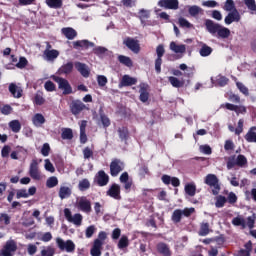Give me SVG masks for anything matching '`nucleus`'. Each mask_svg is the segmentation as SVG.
<instances>
[{
  "instance_id": "58836bf2",
  "label": "nucleus",
  "mask_w": 256,
  "mask_h": 256,
  "mask_svg": "<svg viewBox=\"0 0 256 256\" xmlns=\"http://www.w3.org/2000/svg\"><path fill=\"white\" fill-rule=\"evenodd\" d=\"M184 189L185 193L189 195V197H195V193H197V186L195 184H186Z\"/></svg>"
},
{
  "instance_id": "423d86ee",
  "label": "nucleus",
  "mask_w": 256,
  "mask_h": 256,
  "mask_svg": "<svg viewBox=\"0 0 256 256\" xmlns=\"http://www.w3.org/2000/svg\"><path fill=\"white\" fill-rule=\"evenodd\" d=\"M123 45L132 51V53H135V55H138V53L141 52V44H139V40L137 39L126 37L123 40Z\"/></svg>"
},
{
  "instance_id": "39448f33",
  "label": "nucleus",
  "mask_w": 256,
  "mask_h": 256,
  "mask_svg": "<svg viewBox=\"0 0 256 256\" xmlns=\"http://www.w3.org/2000/svg\"><path fill=\"white\" fill-rule=\"evenodd\" d=\"M64 217L68 223H73V225H76V227H81L83 223V215L76 213L72 214L71 209L65 208L64 209Z\"/></svg>"
},
{
  "instance_id": "f03ea898",
  "label": "nucleus",
  "mask_w": 256,
  "mask_h": 256,
  "mask_svg": "<svg viewBox=\"0 0 256 256\" xmlns=\"http://www.w3.org/2000/svg\"><path fill=\"white\" fill-rule=\"evenodd\" d=\"M105 239H107V232H99L98 238L94 240L93 246L90 250L92 256L101 255V249H103V245H105Z\"/></svg>"
},
{
  "instance_id": "a19ab883",
  "label": "nucleus",
  "mask_w": 256,
  "mask_h": 256,
  "mask_svg": "<svg viewBox=\"0 0 256 256\" xmlns=\"http://www.w3.org/2000/svg\"><path fill=\"white\" fill-rule=\"evenodd\" d=\"M46 5L50 9H61L63 7V0H46Z\"/></svg>"
},
{
  "instance_id": "de8ad7c7",
  "label": "nucleus",
  "mask_w": 256,
  "mask_h": 256,
  "mask_svg": "<svg viewBox=\"0 0 256 256\" xmlns=\"http://www.w3.org/2000/svg\"><path fill=\"white\" fill-rule=\"evenodd\" d=\"M215 83L216 85H218V87H225V85L229 83V78L219 74L218 76H216Z\"/></svg>"
},
{
  "instance_id": "6e6d98bb",
  "label": "nucleus",
  "mask_w": 256,
  "mask_h": 256,
  "mask_svg": "<svg viewBox=\"0 0 256 256\" xmlns=\"http://www.w3.org/2000/svg\"><path fill=\"white\" fill-rule=\"evenodd\" d=\"M178 24L180 27H182L183 29H191L193 27V24H191L190 22H188L187 19L180 17L178 19Z\"/></svg>"
},
{
  "instance_id": "ddd939ff",
  "label": "nucleus",
  "mask_w": 256,
  "mask_h": 256,
  "mask_svg": "<svg viewBox=\"0 0 256 256\" xmlns=\"http://www.w3.org/2000/svg\"><path fill=\"white\" fill-rule=\"evenodd\" d=\"M139 89V100L141 101V103H147L149 101V84L141 82L139 84Z\"/></svg>"
},
{
  "instance_id": "c03bdc74",
  "label": "nucleus",
  "mask_w": 256,
  "mask_h": 256,
  "mask_svg": "<svg viewBox=\"0 0 256 256\" xmlns=\"http://www.w3.org/2000/svg\"><path fill=\"white\" fill-rule=\"evenodd\" d=\"M211 53H213V48H211L207 44H203L201 49L199 50V54L201 55V57H209Z\"/></svg>"
},
{
  "instance_id": "864d4df0",
  "label": "nucleus",
  "mask_w": 256,
  "mask_h": 256,
  "mask_svg": "<svg viewBox=\"0 0 256 256\" xmlns=\"http://www.w3.org/2000/svg\"><path fill=\"white\" fill-rule=\"evenodd\" d=\"M138 13V18L140 19L141 23H145V19H149L151 17L149 10L140 9Z\"/></svg>"
},
{
  "instance_id": "f8f14e48",
  "label": "nucleus",
  "mask_w": 256,
  "mask_h": 256,
  "mask_svg": "<svg viewBox=\"0 0 256 256\" xmlns=\"http://www.w3.org/2000/svg\"><path fill=\"white\" fill-rule=\"evenodd\" d=\"M17 251V243L14 240H9L6 242L1 250L2 256H13V253Z\"/></svg>"
},
{
  "instance_id": "3c124183",
  "label": "nucleus",
  "mask_w": 256,
  "mask_h": 256,
  "mask_svg": "<svg viewBox=\"0 0 256 256\" xmlns=\"http://www.w3.org/2000/svg\"><path fill=\"white\" fill-rule=\"evenodd\" d=\"M59 185V179L56 176L49 177L46 181V187L48 189H53V187H57Z\"/></svg>"
},
{
  "instance_id": "393cba45",
  "label": "nucleus",
  "mask_w": 256,
  "mask_h": 256,
  "mask_svg": "<svg viewBox=\"0 0 256 256\" xmlns=\"http://www.w3.org/2000/svg\"><path fill=\"white\" fill-rule=\"evenodd\" d=\"M73 67H75L73 62H67L58 69L57 73L59 75H71V73H73Z\"/></svg>"
},
{
  "instance_id": "2eb2a0df",
  "label": "nucleus",
  "mask_w": 256,
  "mask_h": 256,
  "mask_svg": "<svg viewBox=\"0 0 256 256\" xmlns=\"http://www.w3.org/2000/svg\"><path fill=\"white\" fill-rule=\"evenodd\" d=\"M29 175L35 181L41 180V172L39 171V163H37V160H33L30 164Z\"/></svg>"
},
{
  "instance_id": "a878e982",
  "label": "nucleus",
  "mask_w": 256,
  "mask_h": 256,
  "mask_svg": "<svg viewBox=\"0 0 256 256\" xmlns=\"http://www.w3.org/2000/svg\"><path fill=\"white\" fill-rule=\"evenodd\" d=\"M61 33L69 41H73V39H75V37H77V30L73 29L72 27L62 28Z\"/></svg>"
},
{
  "instance_id": "bf43d9fd",
  "label": "nucleus",
  "mask_w": 256,
  "mask_h": 256,
  "mask_svg": "<svg viewBox=\"0 0 256 256\" xmlns=\"http://www.w3.org/2000/svg\"><path fill=\"white\" fill-rule=\"evenodd\" d=\"M236 87L239 89L240 93H243L246 97L249 95V88H247L243 83L237 82Z\"/></svg>"
},
{
  "instance_id": "72a5a7b5",
  "label": "nucleus",
  "mask_w": 256,
  "mask_h": 256,
  "mask_svg": "<svg viewBox=\"0 0 256 256\" xmlns=\"http://www.w3.org/2000/svg\"><path fill=\"white\" fill-rule=\"evenodd\" d=\"M188 13L191 17H197V15H203V8L197 5L188 6Z\"/></svg>"
},
{
  "instance_id": "a211bd4d",
  "label": "nucleus",
  "mask_w": 256,
  "mask_h": 256,
  "mask_svg": "<svg viewBox=\"0 0 256 256\" xmlns=\"http://www.w3.org/2000/svg\"><path fill=\"white\" fill-rule=\"evenodd\" d=\"M240 21H241V14H239V10H234L233 12H229L224 19V23L226 25H231V23H239Z\"/></svg>"
},
{
  "instance_id": "603ef678",
  "label": "nucleus",
  "mask_w": 256,
  "mask_h": 256,
  "mask_svg": "<svg viewBox=\"0 0 256 256\" xmlns=\"http://www.w3.org/2000/svg\"><path fill=\"white\" fill-rule=\"evenodd\" d=\"M225 203H227V198L225 196L218 195L216 197L215 207H217V209L225 207Z\"/></svg>"
},
{
  "instance_id": "412c9836",
  "label": "nucleus",
  "mask_w": 256,
  "mask_h": 256,
  "mask_svg": "<svg viewBox=\"0 0 256 256\" xmlns=\"http://www.w3.org/2000/svg\"><path fill=\"white\" fill-rule=\"evenodd\" d=\"M77 207L83 213L89 214L92 211L91 201L88 200L87 198H81L77 203Z\"/></svg>"
},
{
  "instance_id": "b1692460",
  "label": "nucleus",
  "mask_w": 256,
  "mask_h": 256,
  "mask_svg": "<svg viewBox=\"0 0 256 256\" xmlns=\"http://www.w3.org/2000/svg\"><path fill=\"white\" fill-rule=\"evenodd\" d=\"M157 252L162 256H171V248L165 242H160L156 246Z\"/></svg>"
},
{
  "instance_id": "680f3d73",
  "label": "nucleus",
  "mask_w": 256,
  "mask_h": 256,
  "mask_svg": "<svg viewBox=\"0 0 256 256\" xmlns=\"http://www.w3.org/2000/svg\"><path fill=\"white\" fill-rule=\"evenodd\" d=\"M29 61H27V58L20 57L19 62L16 64L17 69H25L28 65Z\"/></svg>"
},
{
  "instance_id": "1a4fd4ad",
  "label": "nucleus",
  "mask_w": 256,
  "mask_h": 256,
  "mask_svg": "<svg viewBox=\"0 0 256 256\" xmlns=\"http://www.w3.org/2000/svg\"><path fill=\"white\" fill-rule=\"evenodd\" d=\"M56 243L60 251H66L67 253H73L75 251V243L72 240L64 242L63 239L57 238Z\"/></svg>"
},
{
  "instance_id": "2f4dec72",
  "label": "nucleus",
  "mask_w": 256,
  "mask_h": 256,
  "mask_svg": "<svg viewBox=\"0 0 256 256\" xmlns=\"http://www.w3.org/2000/svg\"><path fill=\"white\" fill-rule=\"evenodd\" d=\"M72 190L69 186H61L58 195L61 199H68L71 197Z\"/></svg>"
},
{
  "instance_id": "9d476101",
  "label": "nucleus",
  "mask_w": 256,
  "mask_h": 256,
  "mask_svg": "<svg viewBox=\"0 0 256 256\" xmlns=\"http://www.w3.org/2000/svg\"><path fill=\"white\" fill-rule=\"evenodd\" d=\"M125 169V164L119 160V159H114L110 163V175L112 177H117L121 171Z\"/></svg>"
},
{
  "instance_id": "cd10ccee",
  "label": "nucleus",
  "mask_w": 256,
  "mask_h": 256,
  "mask_svg": "<svg viewBox=\"0 0 256 256\" xmlns=\"http://www.w3.org/2000/svg\"><path fill=\"white\" fill-rule=\"evenodd\" d=\"M9 92L16 99H21V97H23V90H21V88L17 87V84L11 83L9 85Z\"/></svg>"
},
{
  "instance_id": "79ce46f5",
  "label": "nucleus",
  "mask_w": 256,
  "mask_h": 256,
  "mask_svg": "<svg viewBox=\"0 0 256 256\" xmlns=\"http://www.w3.org/2000/svg\"><path fill=\"white\" fill-rule=\"evenodd\" d=\"M117 247L121 250L127 249V247H129V237H127V235H122L118 241Z\"/></svg>"
},
{
  "instance_id": "69168bd1",
  "label": "nucleus",
  "mask_w": 256,
  "mask_h": 256,
  "mask_svg": "<svg viewBox=\"0 0 256 256\" xmlns=\"http://www.w3.org/2000/svg\"><path fill=\"white\" fill-rule=\"evenodd\" d=\"M0 223H4V225H10L11 217L5 213L0 214Z\"/></svg>"
},
{
  "instance_id": "5701e85b",
  "label": "nucleus",
  "mask_w": 256,
  "mask_h": 256,
  "mask_svg": "<svg viewBox=\"0 0 256 256\" xmlns=\"http://www.w3.org/2000/svg\"><path fill=\"white\" fill-rule=\"evenodd\" d=\"M75 69L77 71H79L80 75H82V77H89L90 75V71H89V67L87 66V64L83 63V62H75L74 63Z\"/></svg>"
},
{
  "instance_id": "774afa93",
  "label": "nucleus",
  "mask_w": 256,
  "mask_h": 256,
  "mask_svg": "<svg viewBox=\"0 0 256 256\" xmlns=\"http://www.w3.org/2000/svg\"><path fill=\"white\" fill-rule=\"evenodd\" d=\"M34 103L36 105H43V103H45V98H43V94L42 93H37L34 97Z\"/></svg>"
},
{
  "instance_id": "20e7f679",
  "label": "nucleus",
  "mask_w": 256,
  "mask_h": 256,
  "mask_svg": "<svg viewBox=\"0 0 256 256\" xmlns=\"http://www.w3.org/2000/svg\"><path fill=\"white\" fill-rule=\"evenodd\" d=\"M52 79L55 83H58V89L63 91V95H71L73 93V87H71L67 79L55 75L52 76Z\"/></svg>"
},
{
  "instance_id": "f704fd0d",
  "label": "nucleus",
  "mask_w": 256,
  "mask_h": 256,
  "mask_svg": "<svg viewBox=\"0 0 256 256\" xmlns=\"http://www.w3.org/2000/svg\"><path fill=\"white\" fill-rule=\"evenodd\" d=\"M118 135L121 141H127L129 139V129L125 126L118 128Z\"/></svg>"
},
{
  "instance_id": "c85d7f7f",
  "label": "nucleus",
  "mask_w": 256,
  "mask_h": 256,
  "mask_svg": "<svg viewBox=\"0 0 256 256\" xmlns=\"http://www.w3.org/2000/svg\"><path fill=\"white\" fill-rule=\"evenodd\" d=\"M256 126H252L244 136L247 143H256Z\"/></svg>"
},
{
  "instance_id": "c9c22d12",
  "label": "nucleus",
  "mask_w": 256,
  "mask_h": 256,
  "mask_svg": "<svg viewBox=\"0 0 256 256\" xmlns=\"http://www.w3.org/2000/svg\"><path fill=\"white\" fill-rule=\"evenodd\" d=\"M170 49L174 53H185V51H187L185 44L177 45V43H175V42L170 43Z\"/></svg>"
},
{
  "instance_id": "49530a36",
  "label": "nucleus",
  "mask_w": 256,
  "mask_h": 256,
  "mask_svg": "<svg viewBox=\"0 0 256 256\" xmlns=\"http://www.w3.org/2000/svg\"><path fill=\"white\" fill-rule=\"evenodd\" d=\"M61 138L64 140L71 141V139H73V130L71 128H63Z\"/></svg>"
},
{
  "instance_id": "6ab92c4d",
  "label": "nucleus",
  "mask_w": 256,
  "mask_h": 256,
  "mask_svg": "<svg viewBox=\"0 0 256 256\" xmlns=\"http://www.w3.org/2000/svg\"><path fill=\"white\" fill-rule=\"evenodd\" d=\"M224 108L228 111H235L236 115H245L247 113V107L244 105H234L231 103L224 104Z\"/></svg>"
},
{
  "instance_id": "e2e57ef3",
  "label": "nucleus",
  "mask_w": 256,
  "mask_h": 256,
  "mask_svg": "<svg viewBox=\"0 0 256 256\" xmlns=\"http://www.w3.org/2000/svg\"><path fill=\"white\" fill-rule=\"evenodd\" d=\"M100 119H101V123L105 129H107V127H109L111 125V120L109 119V117H107V115L100 114Z\"/></svg>"
},
{
  "instance_id": "9b49d317",
  "label": "nucleus",
  "mask_w": 256,
  "mask_h": 256,
  "mask_svg": "<svg viewBox=\"0 0 256 256\" xmlns=\"http://www.w3.org/2000/svg\"><path fill=\"white\" fill-rule=\"evenodd\" d=\"M106 195L112 199H116V201H121V186L117 183L112 184L106 191Z\"/></svg>"
},
{
  "instance_id": "4d7b16f0",
  "label": "nucleus",
  "mask_w": 256,
  "mask_h": 256,
  "mask_svg": "<svg viewBox=\"0 0 256 256\" xmlns=\"http://www.w3.org/2000/svg\"><path fill=\"white\" fill-rule=\"evenodd\" d=\"M236 165L238 167H245V165H247V157L243 154H239L236 158Z\"/></svg>"
},
{
  "instance_id": "473e14b6",
  "label": "nucleus",
  "mask_w": 256,
  "mask_h": 256,
  "mask_svg": "<svg viewBox=\"0 0 256 256\" xmlns=\"http://www.w3.org/2000/svg\"><path fill=\"white\" fill-rule=\"evenodd\" d=\"M211 233V229H209V222H203L200 225V229L198 231V235L200 237H207Z\"/></svg>"
},
{
  "instance_id": "a18cd8bd",
  "label": "nucleus",
  "mask_w": 256,
  "mask_h": 256,
  "mask_svg": "<svg viewBox=\"0 0 256 256\" xmlns=\"http://www.w3.org/2000/svg\"><path fill=\"white\" fill-rule=\"evenodd\" d=\"M8 125L13 133H19L21 131V122L19 120H12Z\"/></svg>"
},
{
  "instance_id": "4be33fe9",
  "label": "nucleus",
  "mask_w": 256,
  "mask_h": 256,
  "mask_svg": "<svg viewBox=\"0 0 256 256\" xmlns=\"http://www.w3.org/2000/svg\"><path fill=\"white\" fill-rule=\"evenodd\" d=\"M95 177L99 187H105L109 183V175L103 170L98 171Z\"/></svg>"
},
{
  "instance_id": "f257e3e1",
  "label": "nucleus",
  "mask_w": 256,
  "mask_h": 256,
  "mask_svg": "<svg viewBox=\"0 0 256 256\" xmlns=\"http://www.w3.org/2000/svg\"><path fill=\"white\" fill-rule=\"evenodd\" d=\"M206 31L210 33L213 37H217L218 39H229L231 35V30L229 28L224 27L223 25L216 23L211 19H206L204 22Z\"/></svg>"
},
{
  "instance_id": "ea45409f",
  "label": "nucleus",
  "mask_w": 256,
  "mask_h": 256,
  "mask_svg": "<svg viewBox=\"0 0 256 256\" xmlns=\"http://www.w3.org/2000/svg\"><path fill=\"white\" fill-rule=\"evenodd\" d=\"M171 219L173 223H181V219H183V210L176 209L173 211Z\"/></svg>"
},
{
  "instance_id": "bb28decb",
  "label": "nucleus",
  "mask_w": 256,
  "mask_h": 256,
  "mask_svg": "<svg viewBox=\"0 0 256 256\" xmlns=\"http://www.w3.org/2000/svg\"><path fill=\"white\" fill-rule=\"evenodd\" d=\"M86 129H87V120H82L80 122V143L82 145H85V143H87L88 141Z\"/></svg>"
},
{
  "instance_id": "8fccbe9b",
  "label": "nucleus",
  "mask_w": 256,
  "mask_h": 256,
  "mask_svg": "<svg viewBox=\"0 0 256 256\" xmlns=\"http://www.w3.org/2000/svg\"><path fill=\"white\" fill-rule=\"evenodd\" d=\"M91 182H89V179L84 178L82 179L78 184L79 191H87V189H90Z\"/></svg>"
},
{
  "instance_id": "7c9ffc66",
  "label": "nucleus",
  "mask_w": 256,
  "mask_h": 256,
  "mask_svg": "<svg viewBox=\"0 0 256 256\" xmlns=\"http://www.w3.org/2000/svg\"><path fill=\"white\" fill-rule=\"evenodd\" d=\"M43 55L46 57L47 61H55V59L59 57V51L55 49L44 50Z\"/></svg>"
},
{
  "instance_id": "dca6fc26",
  "label": "nucleus",
  "mask_w": 256,
  "mask_h": 256,
  "mask_svg": "<svg viewBox=\"0 0 256 256\" xmlns=\"http://www.w3.org/2000/svg\"><path fill=\"white\" fill-rule=\"evenodd\" d=\"M73 49H82L87 50L95 47V43L89 41V40H77L72 42Z\"/></svg>"
},
{
  "instance_id": "338daca9",
  "label": "nucleus",
  "mask_w": 256,
  "mask_h": 256,
  "mask_svg": "<svg viewBox=\"0 0 256 256\" xmlns=\"http://www.w3.org/2000/svg\"><path fill=\"white\" fill-rule=\"evenodd\" d=\"M44 88L48 91V92H53L56 89L55 83H53L51 80H48L45 82L44 84Z\"/></svg>"
},
{
  "instance_id": "f3484780",
  "label": "nucleus",
  "mask_w": 256,
  "mask_h": 256,
  "mask_svg": "<svg viewBox=\"0 0 256 256\" xmlns=\"http://www.w3.org/2000/svg\"><path fill=\"white\" fill-rule=\"evenodd\" d=\"M158 7H163L164 9H179V0H159Z\"/></svg>"
},
{
  "instance_id": "e433bc0d",
  "label": "nucleus",
  "mask_w": 256,
  "mask_h": 256,
  "mask_svg": "<svg viewBox=\"0 0 256 256\" xmlns=\"http://www.w3.org/2000/svg\"><path fill=\"white\" fill-rule=\"evenodd\" d=\"M118 61L121 63V65H124L125 67H133V60L129 56L125 55H119Z\"/></svg>"
},
{
  "instance_id": "5fc2aeb1",
  "label": "nucleus",
  "mask_w": 256,
  "mask_h": 256,
  "mask_svg": "<svg viewBox=\"0 0 256 256\" xmlns=\"http://www.w3.org/2000/svg\"><path fill=\"white\" fill-rule=\"evenodd\" d=\"M55 255V248L53 246L43 247L41 250V256H54Z\"/></svg>"
},
{
  "instance_id": "4c0bfd02",
  "label": "nucleus",
  "mask_w": 256,
  "mask_h": 256,
  "mask_svg": "<svg viewBox=\"0 0 256 256\" xmlns=\"http://www.w3.org/2000/svg\"><path fill=\"white\" fill-rule=\"evenodd\" d=\"M32 122L35 125V127H40V125H43L45 123V116L41 113H37L33 116Z\"/></svg>"
},
{
  "instance_id": "6e6552de",
  "label": "nucleus",
  "mask_w": 256,
  "mask_h": 256,
  "mask_svg": "<svg viewBox=\"0 0 256 256\" xmlns=\"http://www.w3.org/2000/svg\"><path fill=\"white\" fill-rule=\"evenodd\" d=\"M157 58L155 59V71L157 74L161 73V65H163V55H165V46L159 44L156 47Z\"/></svg>"
},
{
  "instance_id": "0eeeda50",
  "label": "nucleus",
  "mask_w": 256,
  "mask_h": 256,
  "mask_svg": "<svg viewBox=\"0 0 256 256\" xmlns=\"http://www.w3.org/2000/svg\"><path fill=\"white\" fill-rule=\"evenodd\" d=\"M70 111L72 113V115H81V113H83V111L85 110H89V108L87 107V105H85V103H83L81 100L77 99V100H73L70 103Z\"/></svg>"
},
{
  "instance_id": "0e129e2a",
  "label": "nucleus",
  "mask_w": 256,
  "mask_h": 256,
  "mask_svg": "<svg viewBox=\"0 0 256 256\" xmlns=\"http://www.w3.org/2000/svg\"><path fill=\"white\" fill-rule=\"evenodd\" d=\"M95 231H96L95 226H93V225L88 226L86 228V232H85L86 239H91V237H93V235H95Z\"/></svg>"
},
{
  "instance_id": "13d9d810",
  "label": "nucleus",
  "mask_w": 256,
  "mask_h": 256,
  "mask_svg": "<svg viewBox=\"0 0 256 256\" xmlns=\"http://www.w3.org/2000/svg\"><path fill=\"white\" fill-rule=\"evenodd\" d=\"M244 4L246 5L247 9L252 13H256V2L255 0H244Z\"/></svg>"
},
{
  "instance_id": "37998d69",
  "label": "nucleus",
  "mask_w": 256,
  "mask_h": 256,
  "mask_svg": "<svg viewBox=\"0 0 256 256\" xmlns=\"http://www.w3.org/2000/svg\"><path fill=\"white\" fill-rule=\"evenodd\" d=\"M169 83L172 85V87H176V89H179L185 85V82L179 80L177 77L170 76L168 78Z\"/></svg>"
},
{
  "instance_id": "c756f323",
  "label": "nucleus",
  "mask_w": 256,
  "mask_h": 256,
  "mask_svg": "<svg viewBox=\"0 0 256 256\" xmlns=\"http://www.w3.org/2000/svg\"><path fill=\"white\" fill-rule=\"evenodd\" d=\"M245 249H240L238 251V256H251V251H253V242L249 240L245 245Z\"/></svg>"
},
{
  "instance_id": "09e8293b",
  "label": "nucleus",
  "mask_w": 256,
  "mask_h": 256,
  "mask_svg": "<svg viewBox=\"0 0 256 256\" xmlns=\"http://www.w3.org/2000/svg\"><path fill=\"white\" fill-rule=\"evenodd\" d=\"M224 11H227L228 13H231L235 10H237V8L235 7V1L233 0H226L223 6Z\"/></svg>"
},
{
  "instance_id": "7ed1b4c3",
  "label": "nucleus",
  "mask_w": 256,
  "mask_h": 256,
  "mask_svg": "<svg viewBox=\"0 0 256 256\" xmlns=\"http://www.w3.org/2000/svg\"><path fill=\"white\" fill-rule=\"evenodd\" d=\"M204 183L208 185V187H213L212 194L219 195V191H221V186L219 185V178L215 174H208L205 177Z\"/></svg>"
},
{
  "instance_id": "4468645a",
  "label": "nucleus",
  "mask_w": 256,
  "mask_h": 256,
  "mask_svg": "<svg viewBox=\"0 0 256 256\" xmlns=\"http://www.w3.org/2000/svg\"><path fill=\"white\" fill-rule=\"evenodd\" d=\"M37 193V188L32 186L28 189L22 188L16 191V199H27L29 196H33Z\"/></svg>"
},
{
  "instance_id": "052dcab7",
  "label": "nucleus",
  "mask_w": 256,
  "mask_h": 256,
  "mask_svg": "<svg viewBox=\"0 0 256 256\" xmlns=\"http://www.w3.org/2000/svg\"><path fill=\"white\" fill-rule=\"evenodd\" d=\"M139 175H140L141 179H145L146 175H150L149 167H147V165H142L139 168Z\"/></svg>"
},
{
  "instance_id": "aec40b11",
  "label": "nucleus",
  "mask_w": 256,
  "mask_h": 256,
  "mask_svg": "<svg viewBox=\"0 0 256 256\" xmlns=\"http://www.w3.org/2000/svg\"><path fill=\"white\" fill-rule=\"evenodd\" d=\"M132 85H137V78L125 74L124 76H122L118 87L119 89H121L122 87H132Z\"/></svg>"
}]
</instances>
